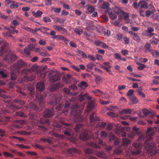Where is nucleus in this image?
Instances as JSON below:
<instances>
[{
	"label": "nucleus",
	"instance_id": "f257e3e1",
	"mask_svg": "<svg viewBox=\"0 0 159 159\" xmlns=\"http://www.w3.org/2000/svg\"><path fill=\"white\" fill-rule=\"evenodd\" d=\"M155 132L153 128L149 127L148 128L146 132V136L144 139L146 144V148H147L148 151V153H152L155 154L157 153L156 146L157 143L158 144L159 146V141L156 143L153 142L152 143L149 142L152 139V136L155 134Z\"/></svg>",
	"mask_w": 159,
	"mask_h": 159
},
{
	"label": "nucleus",
	"instance_id": "f03ea898",
	"mask_svg": "<svg viewBox=\"0 0 159 159\" xmlns=\"http://www.w3.org/2000/svg\"><path fill=\"white\" fill-rule=\"evenodd\" d=\"M8 44L7 43H4L2 46L0 51V56H4V59L13 61L16 56L12 54L11 52H10L8 47Z\"/></svg>",
	"mask_w": 159,
	"mask_h": 159
},
{
	"label": "nucleus",
	"instance_id": "7ed1b4c3",
	"mask_svg": "<svg viewBox=\"0 0 159 159\" xmlns=\"http://www.w3.org/2000/svg\"><path fill=\"white\" fill-rule=\"evenodd\" d=\"M56 126L59 128L65 129L64 132V134L66 136H70L72 133V130L70 124L61 122L60 123L57 124Z\"/></svg>",
	"mask_w": 159,
	"mask_h": 159
},
{
	"label": "nucleus",
	"instance_id": "20e7f679",
	"mask_svg": "<svg viewBox=\"0 0 159 159\" xmlns=\"http://www.w3.org/2000/svg\"><path fill=\"white\" fill-rule=\"evenodd\" d=\"M61 96H54L49 98L48 99L49 103L51 104L54 106L58 103L61 100Z\"/></svg>",
	"mask_w": 159,
	"mask_h": 159
},
{
	"label": "nucleus",
	"instance_id": "39448f33",
	"mask_svg": "<svg viewBox=\"0 0 159 159\" xmlns=\"http://www.w3.org/2000/svg\"><path fill=\"white\" fill-rule=\"evenodd\" d=\"M27 64L22 60H18L15 62L14 67L16 69L19 70L21 68L25 67Z\"/></svg>",
	"mask_w": 159,
	"mask_h": 159
},
{
	"label": "nucleus",
	"instance_id": "423d86ee",
	"mask_svg": "<svg viewBox=\"0 0 159 159\" xmlns=\"http://www.w3.org/2000/svg\"><path fill=\"white\" fill-rule=\"evenodd\" d=\"M114 11L117 14H120V16H123L125 19L129 18V14L124 12L119 7H116L114 9Z\"/></svg>",
	"mask_w": 159,
	"mask_h": 159
},
{
	"label": "nucleus",
	"instance_id": "0eeeda50",
	"mask_svg": "<svg viewBox=\"0 0 159 159\" xmlns=\"http://www.w3.org/2000/svg\"><path fill=\"white\" fill-rule=\"evenodd\" d=\"M54 114V111L52 109H48L43 112V116L46 118L51 117Z\"/></svg>",
	"mask_w": 159,
	"mask_h": 159
},
{
	"label": "nucleus",
	"instance_id": "6e6552de",
	"mask_svg": "<svg viewBox=\"0 0 159 159\" xmlns=\"http://www.w3.org/2000/svg\"><path fill=\"white\" fill-rule=\"evenodd\" d=\"M61 76L58 73H55L54 75H51L50 77V81L52 82H54L59 80Z\"/></svg>",
	"mask_w": 159,
	"mask_h": 159
},
{
	"label": "nucleus",
	"instance_id": "1a4fd4ad",
	"mask_svg": "<svg viewBox=\"0 0 159 159\" xmlns=\"http://www.w3.org/2000/svg\"><path fill=\"white\" fill-rule=\"evenodd\" d=\"M89 118L90 122L92 123V124H94L97 121L99 120L98 118L97 117L96 114L94 112L90 114Z\"/></svg>",
	"mask_w": 159,
	"mask_h": 159
},
{
	"label": "nucleus",
	"instance_id": "9d476101",
	"mask_svg": "<svg viewBox=\"0 0 159 159\" xmlns=\"http://www.w3.org/2000/svg\"><path fill=\"white\" fill-rule=\"evenodd\" d=\"M62 85L60 83L52 84L49 87V90L50 91H53L60 88L62 87Z\"/></svg>",
	"mask_w": 159,
	"mask_h": 159
},
{
	"label": "nucleus",
	"instance_id": "9b49d317",
	"mask_svg": "<svg viewBox=\"0 0 159 159\" xmlns=\"http://www.w3.org/2000/svg\"><path fill=\"white\" fill-rule=\"evenodd\" d=\"M35 100L40 106L43 104V97L41 95L38 94L36 95Z\"/></svg>",
	"mask_w": 159,
	"mask_h": 159
},
{
	"label": "nucleus",
	"instance_id": "f8f14e48",
	"mask_svg": "<svg viewBox=\"0 0 159 159\" xmlns=\"http://www.w3.org/2000/svg\"><path fill=\"white\" fill-rule=\"evenodd\" d=\"M94 43L96 45L100 46L103 48H107L108 47V46L106 44L98 40L95 41Z\"/></svg>",
	"mask_w": 159,
	"mask_h": 159
},
{
	"label": "nucleus",
	"instance_id": "ddd939ff",
	"mask_svg": "<svg viewBox=\"0 0 159 159\" xmlns=\"http://www.w3.org/2000/svg\"><path fill=\"white\" fill-rule=\"evenodd\" d=\"M36 88L39 91H43L44 88V85L43 82H40L37 84Z\"/></svg>",
	"mask_w": 159,
	"mask_h": 159
},
{
	"label": "nucleus",
	"instance_id": "4468645a",
	"mask_svg": "<svg viewBox=\"0 0 159 159\" xmlns=\"http://www.w3.org/2000/svg\"><path fill=\"white\" fill-rule=\"evenodd\" d=\"M80 139L86 141L87 140L89 137L87 131H85L80 134Z\"/></svg>",
	"mask_w": 159,
	"mask_h": 159
},
{
	"label": "nucleus",
	"instance_id": "2eb2a0df",
	"mask_svg": "<svg viewBox=\"0 0 159 159\" xmlns=\"http://www.w3.org/2000/svg\"><path fill=\"white\" fill-rule=\"evenodd\" d=\"M74 119L75 121L76 122H80L84 120V118L80 115L79 114L75 115L74 118Z\"/></svg>",
	"mask_w": 159,
	"mask_h": 159
},
{
	"label": "nucleus",
	"instance_id": "dca6fc26",
	"mask_svg": "<svg viewBox=\"0 0 159 159\" xmlns=\"http://www.w3.org/2000/svg\"><path fill=\"white\" fill-rule=\"evenodd\" d=\"M154 31V29L152 27H148L147 28L146 31L149 34V35H148L149 36H155L157 37H158V36L157 34L152 33Z\"/></svg>",
	"mask_w": 159,
	"mask_h": 159
},
{
	"label": "nucleus",
	"instance_id": "f3484780",
	"mask_svg": "<svg viewBox=\"0 0 159 159\" xmlns=\"http://www.w3.org/2000/svg\"><path fill=\"white\" fill-rule=\"evenodd\" d=\"M139 6L142 9L143 8L147 9L148 7V4L143 1H141L139 2Z\"/></svg>",
	"mask_w": 159,
	"mask_h": 159
},
{
	"label": "nucleus",
	"instance_id": "a211bd4d",
	"mask_svg": "<svg viewBox=\"0 0 159 159\" xmlns=\"http://www.w3.org/2000/svg\"><path fill=\"white\" fill-rule=\"evenodd\" d=\"M107 124L102 121H99L96 124V127L101 129L104 128L106 126Z\"/></svg>",
	"mask_w": 159,
	"mask_h": 159
},
{
	"label": "nucleus",
	"instance_id": "6ab92c4d",
	"mask_svg": "<svg viewBox=\"0 0 159 159\" xmlns=\"http://www.w3.org/2000/svg\"><path fill=\"white\" fill-rule=\"evenodd\" d=\"M132 110L130 109H125L120 111L119 113L120 115H124L125 114H131Z\"/></svg>",
	"mask_w": 159,
	"mask_h": 159
},
{
	"label": "nucleus",
	"instance_id": "aec40b11",
	"mask_svg": "<svg viewBox=\"0 0 159 159\" xmlns=\"http://www.w3.org/2000/svg\"><path fill=\"white\" fill-rule=\"evenodd\" d=\"M132 38L133 40L137 42H139L140 41L141 38L138 33L134 34Z\"/></svg>",
	"mask_w": 159,
	"mask_h": 159
},
{
	"label": "nucleus",
	"instance_id": "412c9836",
	"mask_svg": "<svg viewBox=\"0 0 159 159\" xmlns=\"http://www.w3.org/2000/svg\"><path fill=\"white\" fill-rule=\"evenodd\" d=\"M95 106V104L94 102L92 101L89 102L88 105V109L89 111L92 110Z\"/></svg>",
	"mask_w": 159,
	"mask_h": 159
},
{
	"label": "nucleus",
	"instance_id": "4be33fe9",
	"mask_svg": "<svg viewBox=\"0 0 159 159\" xmlns=\"http://www.w3.org/2000/svg\"><path fill=\"white\" fill-rule=\"evenodd\" d=\"M87 13H92L94 11V8L90 5H88L87 6Z\"/></svg>",
	"mask_w": 159,
	"mask_h": 159
},
{
	"label": "nucleus",
	"instance_id": "5701e85b",
	"mask_svg": "<svg viewBox=\"0 0 159 159\" xmlns=\"http://www.w3.org/2000/svg\"><path fill=\"white\" fill-rule=\"evenodd\" d=\"M68 152L69 153H71L73 152L79 154H81L79 150L76 149L75 148H71L69 149L68 150Z\"/></svg>",
	"mask_w": 159,
	"mask_h": 159
},
{
	"label": "nucleus",
	"instance_id": "b1692460",
	"mask_svg": "<svg viewBox=\"0 0 159 159\" xmlns=\"http://www.w3.org/2000/svg\"><path fill=\"white\" fill-rule=\"evenodd\" d=\"M115 58L118 60H123L124 61H126V59L124 57H121V55L118 53H115L114 54Z\"/></svg>",
	"mask_w": 159,
	"mask_h": 159
},
{
	"label": "nucleus",
	"instance_id": "393cba45",
	"mask_svg": "<svg viewBox=\"0 0 159 159\" xmlns=\"http://www.w3.org/2000/svg\"><path fill=\"white\" fill-rule=\"evenodd\" d=\"M32 13L35 17H38L41 16L43 14V13L42 12L38 10L36 12H33Z\"/></svg>",
	"mask_w": 159,
	"mask_h": 159
},
{
	"label": "nucleus",
	"instance_id": "a878e982",
	"mask_svg": "<svg viewBox=\"0 0 159 159\" xmlns=\"http://www.w3.org/2000/svg\"><path fill=\"white\" fill-rule=\"evenodd\" d=\"M155 12L154 9V7H152V10L151 11L149 10H147L146 12V16L148 17L150 16L151 15L153 14Z\"/></svg>",
	"mask_w": 159,
	"mask_h": 159
},
{
	"label": "nucleus",
	"instance_id": "bb28decb",
	"mask_svg": "<svg viewBox=\"0 0 159 159\" xmlns=\"http://www.w3.org/2000/svg\"><path fill=\"white\" fill-rule=\"evenodd\" d=\"M154 36V37L150 40V42L152 44L154 43L156 44H158L159 43V40L157 39V38H158V36L157 37L155 36Z\"/></svg>",
	"mask_w": 159,
	"mask_h": 159
},
{
	"label": "nucleus",
	"instance_id": "cd10ccee",
	"mask_svg": "<svg viewBox=\"0 0 159 159\" xmlns=\"http://www.w3.org/2000/svg\"><path fill=\"white\" fill-rule=\"evenodd\" d=\"M129 99L133 104H136L138 102V99L134 96L130 97Z\"/></svg>",
	"mask_w": 159,
	"mask_h": 159
},
{
	"label": "nucleus",
	"instance_id": "c85d7f7f",
	"mask_svg": "<svg viewBox=\"0 0 159 159\" xmlns=\"http://www.w3.org/2000/svg\"><path fill=\"white\" fill-rule=\"evenodd\" d=\"M10 7L11 8H16L19 7V3L18 2L13 1V2L10 5Z\"/></svg>",
	"mask_w": 159,
	"mask_h": 159
},
{
	"label": "nucleus",
	"instance_id": "c756f323",
	"mask_svg": "<svg viewBox=\"0 0 159 159\" xmlns=\"http://www.w3.org/2000/svg\"><path fill=\"white\" fill-rule=\"evenodd\" d=\"M138 133L136 132H134L133 131H131L129 132L128 134V136L129 137L133 138H134L137 134Z\"/></svg>",
	"mask_w": 159,
	"mask_h": 159
},
{
	"label": "nucleus",
	"instance_id": "7c9ffc66",
	"mask_svg": "<svg viewBox=\"0 0 159 159\" xmlns=\"http://www.w3.org/2000/svg\"><path fill=\"white\" fill-rule=\"evenodd\" d=\"M11 80H15L16 79L17 75L14 71L12 70L11 71Z\"/></svg>",
	"mask_w": 159,
	"mask_h": 159
},
{
	"label": "nucleus",
	"instance_id": "2f4dec72",
	"mask_svg": "<svg viewBox=\"0 0 159 159\" xmlns=\"http://www.w3.org/2000/svg\"><path fill=\"white\" fill-rule=\"evenodd\" d=\"M88 84L87 82L84 81H82L81 82L80 84H78V86L79 87H82L83 86L85 87H88Z\"/></svg>",
	"mask_w": 159,
	"mask_h": 159
},
{
	"label": "nucleus",
	"instance_id": "473e14b6",
	"mask_svg": "<svg viewBox=\"0 0 159 159\" xmlns=\"http://www.w3.org/2000/svg\"><path fill=\"white\" fill-rule=\"evenodd\" d=\"M54 29L58 31L62 30L63 31H66V29L63 28L59 25H55L54 26Z\"/></svg>",
	"mask_w": 159,
	"mask_h": 159
},
{
	"label": "nucleus",
	"instance_id": "72a5a7b5",
	"mask_svg": "<svg viewBox=\"0 0 159 159\" xmlns=\"http://www.w3.org/2000/svg\"><path fill=\"white\" fill-rule=\"evenodd\" d=\"M82 127V125L81 124H76L75 125L74 129L75 132H77L79 131Z\"/></svg>",
	"mask_w": 159,
	"mask_h": 159
},
{
	"label": "nucleus",
	"instance_id": "f704fd0d",
	"mask_svg": "<svg viewBox=\"0 0 159 159\" xmlns=\"http://www.w3.org/2000/svg\"><path fill=\"white\" fill-rule=\"evenodd\" d=\"M109 6V4L108 2H104L102 4L101 7L103 9H107Z\"/></svg>",
	"mask_w": 159,
	"mask_h": 159
},
{
	"label": "nucleus",
	"instance_id": "c9c22d12",
	"mask_svg": "<svg viewBox=\"0 0 159 159\" xmlns=\"http://www.w3.org/2000/svg\"><path fill=\"white\" fill-rule=\"evenodd\" d=\"M134 91L133 89H130L128 91L127 93V95L129 97V98L130 97L134 96Z\"/></svg>",
	"mask_w": 159,
	"mask_h": 159
},
{
	"label": "nucleus",
	"instance_id": "e433bc0d",
	"mask_svg": "<svg viewBox=\"0 0 159 159\" xmlns=\"http://www.w3.org/2000/svg\"><path fill=\"white\" fill-rule=\"evenodd\" d=\"M109 14L111 19L112 20L115 19L117 18L116 15L112 12H111L110 13H109Z\"/></svg>",
	"mask_w": 159,
	"mask_h": 159
},
{
	"label": "nucleus",
	"instance_id": "4c0bfd02",
	"mask_svg": "<svg viewBox=\"0 0 159 159\" xmlns=\"http://www.w3.org/2000/svg\"><path fill=\"white\" fill-rule=\"evenodd\" d=\"M77 52L78 53L81 55L82 57H83L85 58H87V56L83 51L80 50H78Z\"/></svg>",
	"mask_w": 159,
	"mask_h": 159
},
{
	"label": "nucleus",
	"instance_id": "58836bf2",
	"mask_svg": "<svg viewBox=\"0 0 159 159\" xmlns=\"http://www.w3.org/2000/svg\"><path fill=\"white\" fill-rule=\"evenodd\" d=\"M130 141L126 138H124L123 139V145H127L129 144Z\"/></svg>",
	"mask_w": 159,
	"mask_h": 159
},
{
	"label": "nucleus",
	"instance_id": "ea45409f",
	"mask_svg": "<svg viewBox=\"0 0 159 159\" xmlns=\"http://www.w3.org/2000/svg\"><path fill=\"white\" fill-rule=\"evenodd\" d=\"M75 32L79 35H80L83 33V31L81 29L77 28L75 29Z\"/></svg>",
	"mask_w": 159,
	"mask_h": 159
},
{
	"label": "nucleus",
	"instance_id": "a19ab883",
	"mask_svg": "<svg viewBox=\"0 0 159 159\" xmlns=\"http://www.w3.org/2000/svg\"><path fill=\"white\" fill-rule=\"evenodd\" d=\"M43 19V21L45 23L50 22L51 21V19L48 17H44Z\"/></svg>",
	"mask_w": 159,
	"mask_h": 159
},
{
	"label": "nucleus",
	"instance_id": "79ce46f5",
	"mask_svg": "<svg viewBox=\"0 0 159 159\" xmlns=\"http://www.w3.org/2000/svg\"><path fill=\"white\" fill-rule=\"evenodd\" d=\"M95 76L96 77V78L95 79V81L96 83L98 84V82L101 81L102 80V79L101 77L99 75H96Z\"/></svg>",
	"mask_w": 159,
	"mask_h": 159
},
{
	"label": "nucleus",
	"instance_id": "37998d69",
	"mask_svg": "<svg viewBox=\"0 0 159 159\" xmlns=\"http://www.w3.org/2000/svg\"><path fill=\"white\" fill-rule=\"evenodd\" d=\"M101 67L105 70L110 75H112L113 74L112 72L110 70L108 69L107 67L102 65H101Z\"/></svg>",
	"mask_w": 159,
	"mask_h": 159
},
{
	"label": "nucleus",
	"instance_id": "c03bdc74",
	"mask_svg": "<svg viewBox=\"0 0 159 159\" xmlns=\"http://www.w3.org/2000/svg\"><path fill=\"white\" fill-rule=\"evenodd\" d=\"M7 76V75L2 71H0V77L2 78H5Z\"/></svg>",
	"mask_w": 159,
	"mask_h": 159
},
{
	"label": "nucleus",
	"instance_id": "a18cd8bd",
	"mask_svg": "<svg viewBox=\"0 0 159 159\" xmlns=\"http://www.w3.org/2000/svg\"><path fill=\"white\" fill-rule=\"evenodd\" d=\"M151 45L149 43H147L145 45L146 49L150 52L151 51Z\"/></svg>",
	"mask_w": 159,
	"mask_h": 159
},
{
	"label": "nucleus",
	"instance_id": "49530a36",
	"mask_svg": "<svg viewBox=\"0 0 159 159\" xmlns=\"http://www.w3.org/2000/svg\"><path fill=\"white\" fill-rule=\"evenodd\" d=\"M84 152L86 154H91L93 152L92 150L90 148L85 149Z\"/></svg>",
	"mask_w": 159,
	"mask_h": 159
},
{
	"label": "nucleus",
	"instance_id": "de8ad7c7",
	"mask_svg": "<svg viewBox=\"0 0 159 159\" xmlns=\"http://www.w3.org/2000/svg\"><path fill=\"white\" fill-rule=\"evenodd\" d=\"M52 135L56 137L63 138L64 136L63 135L59 134L57 133H54L52 134Z\"/></svg>",
	"mask_w": 159,
	"mask_h": 159
},
{
	"label": "nucleus",
	"instance_id": "09e8293b",
	"mask_svg": "<svg viewBox=\"0 0 159 159\" xmlns=\"http://www.w3.org/2000/svg\"><path fill=\"white\" fill-rule=\"evenodd\" d=\"M100 134L102 137L105 138L107 136V134L104 131L101 132Z\"/></svg>",
	"mask_w": 159,
	"mask_h": 159
},
{
	"label": "nucleus",
	"instance_id": "8fccbe9b",
	"mask_svg": "<svg viewBox=\"0 0 159 159\" xmlns=\"http://www.w3.org/2000/svg\"><path fill=\"white\" fill-rule=\"evenodd\" d=\"M89 145L90 146H91L94 148H95L96 149H98L99 148V147L96 145L95 144L90 143H89Z\"/></svg>",
	"mask_w": 159,
	"mask_h": 159
},
{
	"label": "nucleus",
	"instance_id": "3c124183",
	"mask_svg": "<svg viewBox=\"0 0 159 159\" xmlns=\"http://www.w3.org/2000/svg\"><path fill=\"white\" fill-rule=\"evenodd\" d=\"M2 34L4 36L6 37H11V38H14L13 36L12 35H10L9 32H4L2 33Z\"/></svg>",
	"mask_w": 159,
	"mask_h": 159
},
{
	"label": "nucleus",
	"instance_id": "603ef678",
	"mask_svg": "<svg viewBox=\"0 0 159 159\" xmlns=\"http://www.w3.org/2000/svg\"><path fill=\"white\" fill-rule=\"evenodd\" d=\"M16 146H19L20 148H29L30 147L29 146H26L24 145L23 144H16Z\"/></svg>",
	"mask_w": 159,
	"mask_h": 159
},
{
	"label": "nucleus",
	"instance_id": "864d4df0",
	"mask_svg": "<svg viewBox=\"0 0 159 159\" xmlns=\"http://www.w3.org/2000/svg\"><path fill=\"white\" fill-rule=\"evenodd\" d=\"M30 107L31 108H33L35 110L38 109V108L37 106L34 103H31L30 104Z\"/></svg>",
	"mask_w": 159,
	"mask_h": 159
},
{
	"label": "nucleus",
	"instance_id": "5fc2aeb1",
	"mask_svg": "<svg viewBox=\"0 0 159 159\" xmlns=\"http://www.w3.org/2000/svg\"><path fill=\"white\" fill-rule=\"evenodd\" d=\"M62 79L63 80L66 82V83L69 84L71 83L70 82V81L67 79L66 76V75L63 77Z\"/></svg>",
	"mask_w": 159,
	"mask_h": 159
},
{
	"label": "nucleus",
	"instance_id": "6e6d98bb",
	"mask_svg": "<svg viewBox=\"0 0 159 159\" xmlns=\"http://www.w3.org/2000/svg\"><path fill=\"white\" fill-rule=\"evenodd\" d=\"M95 65L93 63H89L87 66V67L89 69H92L93 66H94Z\"/></svg>",
	"mask_w": 159,
	"mask_h": 159
},
{
	"label": "nucleus",
	"instance_id": "4d7b16f0",
	"mask_svg": "<svg viewBox=\"0 0 159 159\" xmlns=\"http://www.w3.org/2000/svg\"><path fill=\"white\" fill-rule=\"evenodd\" d=\"M137 92L143 98H145V95L139 89H138L137 90Z\"/></svg>",
	"mask_w": 159,
	"mask_h": 159
},
{
	"label": "nucleus",
	"instance_id": "13d9d810",
	"mask_svg": "<svg viewBox=\"0 0 159 159\" xmlns=\"http://www.w3.org/2000/svg\"><path fill=\"white\" fill-rule=\"evenodd\" d=\"M30 71V70L26 68H25L23 69L22 71V73L23 74H27V72Z\"/></svg>",
	"mask_w": 159,
	"mask_h": 159
},
{
	"label": "nucleus",
	"instance_id": "bf43d9fd",
	"mask_svg": "<svg viewBox=\"0 0 159 159\" xmlns=\"http://www.w3.org/2000/svg\"><path fill=\"white\" fill-rule=\"evenodd\" d=\"M145 67L146 66L144 64H142L138 67V69L139 70H142L143 69L145 68Z\"/></svg>",
	"mask_w": 159,
	"mask_h": 159
},
{
	"label": "nucleus",
	"instance_id": "052dcab7",
	"mask_svg": "<svg viewBox=\"0 0 159 159\" xmlns=\"http://www.w3.org/2000/svg\"><path fill=\"white\" fill-rule=\"evenodd\" d=\"M69 87L70 89L73 90H75L77 89V88L75 85H71L69 86Z\"/></svg>",
	"mask_w": 159,
	"mask_h": 159
},
{
	"label": "nucleus",
	"instance_id": "680f3d73",
	"mask_svg": "<svg viewBox=\"0 0 159 159\" xmlns=\"http://www.w3.org/2000/svg\"><path fill=\"white\" fill-rule=\"evenodd\" d=\"M37 126L40 129H39L43 130L44 131H46L47 130L45 128V127L44 126L39 125H37Z\"/></svg>",
	"mask_w": 159,
	"mask_h": 159
},
{
	"label": "nucleus",
	"instance_id": "e2e57ef3",
	"mask_svg": "<svg viewBox=\"0 0 159 159\" xmlns=\"http://www.w3.org/2000/svg\"><path fill=\"white\" fill-rule=\"evenodd\" d=\"M112 128V124L110 123L108 124L106 129L109 130H111Z\"/></svg>",
	"mask_w": 159,
	"mask_h": 159
},
{
	"label": "nucleus",
	"instance_id": "0e129e2a",
	"mask_svg": "<svg viewBox=\"0 0 159 159\" xmlns=\"http://www.w3.org/2000/svg\"><path fill=\"white\" fill-rule=\"evenodd\" d=\"M28 89L30 91L31 95H34V89L32 87H29L28 88Z\"/></svg>",
	"mask_w": 159,
	"mask_h": 159
},
{
	"label": "nucleus",
	"instance_id": "69168bd1",
	"mask_svg": "<svg viewBox=\"0 0 159 159\" xmlns=\"http://www.w3.org/2000/svg\"><path fill=\"white\" fill-rule=\"evenodd\" d=\"M133 6L135 9H138L139 7V3L138 4L136 2H134L132 5Z\"/></svg>",
	"mask_w": 159,
	"mask_h": 159
},
{
	"label": "nucleus",
	"instance_id": "338daca9",
	"mask_svg": "<svg viewBox=\"0 0 159 159\" xmlns=\"http://www.w3.org/2000/svg\"><path fill=\"white\" fill-rule=\"evenodd\" d=\"M126 86L125 85H120L118 86V88L119 90H121L125 89Z\"/></svg>",
	"mask_w": 159,
	"mask_h": 159
},
{
	"label": "nucleus",
	"instance_id": "774afa93",
	"mask_svg": "<svg viewBox=\"0 0 159 159\" xmlns=\"http://www.w3.org/2000/svg\"><path fill=\"white\" fill-rule=\"evenodd\" d=\"M11 24L15 26L18 25L19 24V23L16 20H14L12 21L11 22Z\"/></svg>",
	"mask_w": 159,
	"mask_h": 159
}]
</instances>
